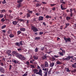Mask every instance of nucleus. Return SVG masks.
Returning a JSON list of instances; mask_svg holds the SVG:
<instances>
[{
	"mask_svg": "<svg viewBox=\"0 0 76 76\" xmlns=\"http://www.w3.org/2000/svg\"><path fill=\"white\" fill-rule=\"evenodd\" d=\"M16 57L21 60H26V58L24 56L20 54H17L16 55Z\"/></svg>",
	"mask_w": 76,
	"mask_h": 76,
	"instance_id": "1",
	"label": "nucleus"
},
{
	"mask_svg": "<svg viewBox=\"0 0 76 76\" xmlns=\"http://www.w3.org/2000/svg\"><path fill=\"white\" fill-rule=\"evenodd\" d=\"M31 30H33V32H36L38 31V30L37 28L34 26H31Z\"/></svg>",
	"mask_w": 76,
	"mask_h": 76,
	"instance_id": "2",
	"label": "nucleus"
},
{
	"mask_svg": "<svg viewBox=\"0 0 76 76\" xmlns=\"http://www.w3.org/2000/svg\"><path fill=\"white\" fill-rule=\"evenodd\" d=\"M23 42V41L21 40L19 42V43L18 42H16L15 43V44L16 46L19 47L20 45H23V43H22Z\"/></svg>",
	"mask_w": 76,
	"mask_h": 76,
	"instance_id": "3",
	"label": "nucleus"
},
{
	"mask_svg": "<svg viewBox=\"0 0 76 76\" xmlns=\"http://www.w3.org/2000/svg\"><path fill=\"white\" fill-rule=\"evenodd\" d=\"M73 56H68L66 58H63L64 60H66L67 61H69L70 59V58H73Z\"/></svg>",
	"mask_w": 76,
	"mask_h": 76,
	"instance_id": "4",
	"label": "nucleus"
},
{
	"mask_svg": "<svg viewBox=\"0 0 76 76\" xmlns=\"http://www.w3.org/2000/svg\"><path fill=\"white\" fill-rule=\"evenodd\" d=\"M64 40L66 42H71V39L70 38H64Z\"/></svg>",
	"mask_w": 76,
	"mask_h": 76,
	"instance_id": "5",
	"label": "nucleus"
},
{
	"mask_svg": "<svg viewBox=\"0 0 76 76\" xmlns=\"http://www.w3.org/2000/svg\"><path fill=\"white\" fill-rule=\"evenodd\" d=\"M0 72H1L2 73H4L5 72L4 69L1 66H0Z\"/></svg>",
	"mask_w": 76,
	"mask_h": 76,
	"instance_id": "6",
	"label": "nucleus"
},
{
	"mask_svg": "<svg viewBox=\"0 0 76 76\" xmlns=\"http://www.w3.org/2000/svg\"><path fill=\"white\" fill-rule=\"evenodd\" d=\"M36 75H39L40 76H42V70H40L38 72H37V73H36Z\"/></svg>",
	"mask_w": 76,
	"mask_h": 76,
	"instance_id": "7",
	"label": "nucleus"
},
{
	"mask_svg": "<svg viewBox=\"0 0 76 76\" xmlns=\"http://www.w3.org/2000/svg\"><path fill=\"white\" fill-rule=\"evenodd\" d=\"M47 57V54H46L43 56L42 57V58L43 59V60H46Z\"/></svg>",
	"mask_w": 76,
	"mask_h": 76,
	"instance_id": "8",
	"label": "nucleus"
},
{
	"mask_svg": "<svg viewBox=\"0 0 76 76\" xmlns=\"http://www.w3.org/2000/svg\"><path fill=\"white\" fill-rule=\"evenodd\" d=\"M44 17L42 16H40L38 18L39 21H41V20H43Z\"/></svg>",
	"mask_w": 76,
	"mask_h": 76,
	"instance_id": "9",
	"label": "nucleus"
},
{
	"mask_svg": "<svg viewBox=\"0 0 76 76\" xmlns=\"http://www.w3.org/2000/svg\"><path fill=\"white\" fill-rule=\"evenodd\" d=\"M11 53V50H6V53L8 55Z\"/></svg>",
	"mask_w": 76,
	"mask_h": 76,
	"instance_id": "10",
	"label": "nucleus"
},
{
	"mask_svg": "<svg viewBox=\"0 0 76 76\" xmlns=\"http://www.w3.org/2000/svg\"><path fill=\"white\" fill-rule=\"evenodd\" d=\"M18 22H19V21H13L12 22V24H13V25H17V23H18Z\"/></svg>",
	"mask_w": 76,
	"mask_h": 76,
	"instance_id": "11",
	"label": "nucleus"
},
{
	"mask_svg": "<svg viewBox=\"0 0 76 76\" xmlns=\"http://www.w3.org/2000/svg\"><path fill=\"white\" fill-rule=\"evenodd\" d=\"M45 65L44 68L45 67H48V64L47 62L45 61Z\"/></svg>",
	"mask_w": 76,
	"mask_h": 76,
	"instance_id": "12",
	"label": "nucleus"
},
{
	"mask_svg": "<svg viewBox=\"0 0 76 76\" xmlns=\"http://www.w3.org/2000/svg\"><path fill=\"white\" fill-rule=\"evenodd\" d=\"M54 62H53L52 63L50 62V64L49 65V66L50 67H53L54 66Z\"/></svg>",
	"mask_w": 76,
	"mask_h": 76,
	"instance_id": "13",
	"label": "nucleus"
},
{
	"mask_svg": "<svg viewBox=\"0 0 76 76\" xmlns=\"http://www.w3.org/2000/svg\"><path fill=\"white\" fill-rule=\"evenodd\" d=\"M19 4H17V7L19 8L20 7H22V3H19Z\"/></svg>",
	"mask_w": 76,
	"mask_h": 76,
	"instance_id": "14",
	"label": "nucleus"
},
{
	"mask_svg": "<svg viewBox=\"0 0 76 76\" xmlns=\"http://www.w3.org/2000/svg\"><path fill=\"white\" fill-rule=\"evenodd\" d=\"M33 72H34V74L35 73H37L38 72V71L37 69H34L33 70Z\"/></svg>",
	"mask_w": 76,
	"mask_h": 76,
	"instance_id": "15",
	"label": "nucleus"
},
{
	"mask_svg": "<svg viewBox=\"0 0 76 76\" xmlns=\"http://www.w3.org/2000/svg\"><path fill=\"white\" fill-rule=\"evenodd\" d=\"M33 58H34V60H38V57L37 56H33Z\"/></svg>",
	"mask_w": 76,
	"mask_h": 76,
	"instance_id": "16",
	"label": "nucleus"
},
{
	"mask_svg": "<svg viewBox=\"0 0 76 76\" xmlns=\"http://www.w3.org/2000/svg\"><path fill=\"white\" fill-rule=\"evenodd\" d=\"M10 38H13L15 37V35L13 34H11L9 35Z\"/></svg>",
	"mask_w": 76,
	"mask_h": 76,
	"instance_id": "17",
	"label": "nucleus"
},
{
	"mask_svg": "<svg viewBox=\"0 0 76 76\" xmlns=\"http://www.w3.org/2000/svg\"><path fill=\"white\" fill-rule=\"evenodd\" d=\"M63 6V4H61V8L62 10H66L67 9V8H64V7H63V6Z\"/></svg>",
	"mask_w": 76,
	"mask_h": 76,
	"instance_id": "18",
	"label": "nucleus"
},
{
	"mask_svg": "<svg viewBox=\"0 0 76 76\" xmlns=\"http://www.w3.org/2000/svg\"><path fill=\"white\" fill-rule=\"evenodd\" d=\"M65 69H66V71L67 72H70V70H69V68L66 67L65 68Z\"/></svg>",
	"mask_w": 76,
	"mask_h": 76,
	"instance_id": "19",
	"label": "nucleus"
},
{
	"mask_svg": "<svg viewBox=\"0 0 76 76\" xmlns=\"http://www.w3.org/2000/svg\"><path fill=\"white\" fill-rule=\"evenodd\" d=\"M20 31H25V28H20Z\"/></svg>",
	"mask_w": 76,
	"mask_h": 76,
	"instance_id": "20",
	"label": "nucleus"
},
{
	"mask_svg": "<svg viewBox=\"0 0 76 76\" xmlns=\"http://www.w3.org/2000/svg\"><path fill=\"white\" fill-rule=\"evenodd\" d=\"M59 54L60 56H63V55H64V53L63 52H59Z\"/></svg>",
	"mask_w": 76,
	"mask_h": 76,
	"instance_id": "21",
	"label": "nucleus"
},
{
	"mask_svg": "<svg viewBox=\"0 0 76 76\" xmlns=\"http://www.w3.org/2000/svg\"><path fill=\"white\" fill-rule=\"evenodd\" d=\"M46 18H47V19H49V18L51 19V16L47 15L46 16Z\"/></svg>",
	"mask_w": 76,
	"mask_h": 76,
	"instance_id": "22",
	"label": "nucleus"
},
{
	"mask_svg": "<svg viewBox=\"0 0 76 76\" xmlns=\"http://www.w3.org/2000/svg\"><path fill=\"white\" fill-rule=\"evenodd\" d=\"M61 62H60V61H58L57 62H56V64H61Z\"/></svg>",
	"mask_w": 76,
	"mask_h": 76,
	"instance_id": "23",
	"label": "nucleus"
},
{
	"mask_svg": "<svg viewBox=\"0 0 76 76\" xmlns=\"http://www.w3.org/2000/svg\"><path fill=\"white\" fill-rule=\"evenodd\" d=\"M41 39V38L39 37H36L35 38V40H37V39L39 40Z\"/></svg>",
	"mask_w": 76,
	"mask_h": 76,
	"instance_id": "24",
	"label": "nucleus"
},
{
	"mask_svg": "<svg viewBox=\"0 0 76 76\" xmlns=\"http://www.w3.org/2000/svg\"><path fill=\"white\" fill-rule=\"evenodd\" d=\"M56 60V58H54V57H53L51 58V60L52 61H55V60Z\"/></svg>",
	"mask_w": 76,
	"mask_h": 76,
	"instance_id": "25",
	"label": "nucleus"
},
{
	"mask_svg": "<svg viewBox=\"0 0 76 76\" xmlns=\"http://www.w3.org/2000/svg\"><path fill=\"white\" fill-rule=\"evenodd\" d=\"M71 18H70V17H68V16L66 17V19L67 20H70V19Z\"/></svg>",
	"mask_w": 76,
	"mask_h": 76,
	"instance_id": "26",
	"label": "nucleus"
},
{
	"mask_svg": "<svg viewBox=\"0 0 76 76\" xmlns=\"http://www.w3.org/2000/svg\"><path fill=\"white\" fill-rule=\"evenodd\" d=\"M23 1V0H19L17 1L18 3H22Z\"/></svg>",
	"mask_w": 76,
	"mask_h": 76,
	"instance_id": "27",
	"label": "nucleus"
},
{
	"mask_svg": "<svg viewBox=\"0 0 76 76\" xmlns=\"http://www.w3.org/2000/svg\"><path fill=\"white\" fill-rule=\"evenodd\" d=\"M12 53L13 54H17V52L15 51H13L12 52Z\"/></svg>",
	"mask_w": 76,
	"mask_h": 76,
	"instance_id": "28",
	"label": "nucleus"
},
{
	"mask_svg": "<svg viewBox=\"0 0 76 76\" xmlns=\"http://www.w3.org/2000/svg\"><path fill=\"white\" fill-rule=\"evenodd\" d=\"M1 13H4V12H6V10H1Z\"/></svg>",
	"mask_w": 76,
	"mask_h": 76,
	"instance_id": "29",
	"label": "nucleus"
},
{
	"mask_svg": "<svg viewBox=\"0 0 76 76\" xmlns=\"http://www.w3.org/2000/svg\"><path fill=\"white\" fill-rule=\"evenodd\" d=\"M12 61L15 64H17V63H18V61H16V60H15L13 61Z\"/></svg>",
	"mask_w": 76,
	"mask_h": 76,
	"instance_id": "30",
	"label": "nucleus"
},
{
	"mask_svg": "<svg viewBox=\"0 0 76 76\" xmlns=\"http://www.w3.org/2000/svg\"><path fill=\"white\" fill-rule=\"evenodd\" d=\"M72 67H74V68H76V65H75L74 64H72Z\"/></svg>",
	"mask_w": 76,
	"mask_h": 76,
	"instance_id": "31",
	"label": "nucleus"
},
{
	"mask_svg": "<svg viewBox=\"0 0 76 76\" xmlns=\"http://www.w3.org/2000/svg\"><path fill=\"white\" fill-rule=\"evenodd\" d=\"M30 17V14L29 13L27 14V18H29Z\"/></svg>",
	"mask_w": 76,
	"mask_h": 76,
	"instance_id": "32",
	"label": "nucleus"
},
{
	"mask_svg": "<svg viewBox=\"0 0 76 76\" xmlns=\"http://www.w3.org/2000/svg\"><path fill=\"white\" fill-rule=\"evenodd\" d=\"M6 25H4L1 27V28L2 29H4V28H6Z\"/></svg>",
	"mask_w": 76,
	"mask_h": 76,
	"instance_id": "33",
	"label": "nucleus"
},
{
	"mask_svg": "<svg viewBox=\"0 0 76 76\" xmlns=\"http://www.w3.org/2000/svg\"><path fill=\"white\" fill-rule=\"evenodd\" d=\"M3 16H4L3 14H0V18H3Z\"/></svg>",
	"mask_w": 76,
	"mask_h": 76,
	"instance_id": "34",
	"label": "nucleus"
},
{
	"mask_svg": "<svg viewBox=\"0 0 76 76\" xmlns=\"http://www.w3.org/2000/svg\"><path fill=\"white\" fill-rule=\"evenodd\" d=\"M6 3V0H4V1H2V4H5Z\"/></svg>",
	"mask_w": 76,
	"mask_h": 76,
	"instance_id": "35",
	"label": "nucleus"
},
{
	"mask_svg": "<svg viewBox=\"0 0 76 76\" xmlns=\"http://www.w3.org/2000/svg\"><path fill=\"white\" fill-rule=\"evenodd\" d=\"M1 66H3L5 65V63L2 62L1 63Z\"/></svg>",
	"mask_w": 76,
	"mask_h": 76,
	"instance_id": "36",
	"label": "nucleus"
},
{
	"mask_svg": "<svg viewBox=\"0 0 76 76\" xmlns=\"http://www.w3.org/2000/svg\"><path fill=\"white\" fill-rule=\"evenodd\" d=\"M56 4H50V6L52 7L54 6H56Z\"/></svg>",
	"mask_w": 76,
	"mask_h": 76,
	"instance_id": "37",
	"label": "nucleus"
},
{
	"mask_svg": "<svg viewBox=\"0 0 76 76\" xmlns=\"http://www.w3.org/2000/svg\"><path fill=\"white\" fill-rule=\"evenodd\" d=\"M30 67L32 69V68H35V66H34L33 65H31Z\"/></svg>",
	"mask_w": 76,
	"mask_h": 76,
	"instance_id": "38",
	"label": "nucleus"
},
{
	"mask_svg": "<svg viewBox=\"0 0 76 76\" xmlns=\"http://www.w3.org/2000/svg\"><path fill=\"white\" fill-rule=\"evenodd\" d=\"M41 6V4L38 3L37 4H36L37 7H38V6Z\"/></svg>",
	"mask_w": 76,
	"mask_h": 76,
	"instance_id": "39",
	"label": "nucleus"
},
{
	"mask_svg": "<svg viewBox=\"0 0 76 76\" xmlns=\"http://www.w3.org/2000/svg\"><path fill=\"white\" fill-rule=\"evenodd\" d=\"M21 32L20 31H18L17 32V33H18V35H19L20 34V33H21Z\"/></svg>",
	"mask_w": 76,
	"mask_h": 76,
	"instance_id": "40",
	"label": "nucleus"
},
{
	"mask_svg": "<svg viewBox=\"0 0 76 76\" xmlns=\"http://www.w3.org/2000/svg\"><path fill=\"white\" fill-rule=\"evenodd\" d=\"M52 10L54 11H56V7H54L52 8Z\"/></svg>",
	"mask_w": 76,
	"mask_h": 76,
	"instance_id": "41",
	"label": "nucleus"
},
{
	"mask_svg": "<svg viewBox=\"0 0 76 76\" xmlns=\"http://www.w3.org/2000/svg\"><path fill=\"white\" fill-rule=\"evenodd\" d=\"M28 13H31V14H32V11L30 10H28Z\"/></svg>",
	"mask_w": 76,
	"mask_h": 76,
	"instance_id": "42",
	"label": "nucleus"
},
{
	"mask_svg": "<svg viewBox=\"0 0 76 76\" xmlns=\"http://www.w3.org/2000/svg\"><path fill=\"white\" fill-rule=\"evenodd\" d=\"M16 20H17V21H19V20H20V18L19 17H17L16 18Z\"/></svg>",
	"mask_w": 76,
	"mask_h": 76,
	"instance_id": "43",
	"label": "nucleus"
},
{
	"mask_svg": "<svg viewBox=\"0 0 76 76\" xmlns=\"http://www.w3.org/2000/svg\"><path fill=\"white\" fill-rule=\"evenodd\" d=\"M1 31L3 33H4V34H5L6 32V31L4 30H2Z\"/></svg>",
	"mask_w": 76,
	"mask_h": 76,
	"instance_id": "44",
	"label": "nucleus"
},
{
	"mask_svg": "<svg viewBox=\"0 0 76 76\" xmlns=\"http://www.w3.org/2000/svg\"><path fill=\"white\" fill-rule=\"evenodd\" d=\"M38 51V48H36L35 49V52H37Z\"/></svg>",
	"mask_w": 76,
	"mask_h": 76,
	"instance_id": "45",
	"label": "nucleus"
},
{
	"mask_svg": "<svg viewBox=\"0 0 76 76\" xmlns=\"http://www.w3.org/2000/svg\"><path fill=\"white\" fill-rule=\"evenodd\" d=\"M42 24L43 25H44V27H46V24H45V23L43 22Z\"/></svg>",
	"mask_w": 76,
	"mask_h": 76,
	"instance_id": "46",
	"label": "nucleus"
},
{
	"mask_svg": "<svg viewBox=\"0 0 76 76\" xmlns=\"http://www.w3.org/2000/svg\"><path fill=\"white\" fill-rule=\"evenodd\" d=\"M1 20L2 22H4V21H5V20H4V18H3L1 19Z\"/></svg>",
	"mask_w": 76,
	"mask_h": 76,
	"instance_id": "47",
	"label": "nucleus"
},
{
	"mask_svg": "<svg viewBox=\"0 0 76 76\" xmlns=\"http://www.w3.org/2000/svg\"><path fill=\"white\" fill-rule=\"evenodd\" d=\"M54 57H55V58H57L58 57H59V56H58V55H55L54 56Z\"/></svg>",
	"mask_w": 76,
	"mask_h": 76,
	"instance_id": "48",
	"label": "nucleus"
},
{
	"mask_svg": "<svg viewBox=\"0 0 76 76\" xmlns=\"http://www.w3.org/2000/svg\"><path fill=\"white\" fill-rule=\"evenodd\" d=\"M19 21H20V22H24V20L23 19H20V20Z\"/></svg>",
	"mask_w": 76,
	"mask_h": 76,
	"instance_id": "49",
	"label": "nucleus"
},
{
	"mask_svg": "<svg viewBox=\"0 0 76 76\" xmlns=\"http://www.w3.org/2000/svg\"><path fill=\"white\" fill-rule=\"evenodd\" d=\"M70 13H72V12H73V10H72V8H71L70 9Z\"/></svg>",
	"mask_w": 76,
	"mask_h": 76,
	"instance_id": "50",
	"label": "nucleus"
},
{
	"mask_svg": "<svg viewBox=\"0 0 76 76\" xmlns=\"http://www.w3.org/2000/svg\"><path fill=\"white\" fill-rule=\"evenodd\" d=\"M29 62H28V61H27L26 62V64H27V65H29Z\"/></svg>",
	"mask_w": 76,
	"mask_h": 76,
	"instance_id": "51",
	"label": "nucleus"
},
{
	"mask_svg": "<svg viewBox=\"0 0 76 76\" xmlns=\"http://www.w3.org/2000/svg\"><path fill=\"white\" fill-rule=\"evenodd\" d=\"M27 75H28V74L25 73L22 76H27Z\"/></svg>",
	"mask_w": 76,
	"mask_h": 76,
	"instance_id": "52",
	"label": "nucleus"
},
{
	"mask_svg": "<svg viewBox=\"0 0 76 76\" xmlns=\"http://www.w3.org/2000/svg\"><path fill=\"white\" fill-rule=\"evenodd\" d=\"M69 25H70V24H69V23H67L65 24L66 26H69Z\"/></svg>",
	"mask_w": 76,
	"mask_h": 76,
	"instance_id": "53",
	"label": "nucleus"
},
{
	"mask_svg": "<svg viewBox=\"0 0 76 76\" xmlns=\"http://www.w3.org/2000/svg\"><path fill=\"white\" fill-rule=\"evenodd\" d=\"M70 16L71 17H72V16H73V13L72 12L70 14Z\"/></svg>",
	"mask_w": 76,
	"mask_h": 76,
	"instance_id": "54",
	"label": "nucleus"
},
{
	"mask_svg": "<svg viewBox=\"0 0 76 76\" xmlns=\"http://www.w3.org/2000/svg\"><path fill=\"white\" fill-rule=\"evenodd\" d=\"M43 4H46L47 3L45 2H42Z\"/></svg>",
	"mask_w": 76,
	"mask_h": 76,
	"instance_id": "55",
	"label": "nucleus"
},
{
	"mask_svg": "<svg viewBox=\"0 0 76 76\" xmlns=\"http://www.w3.org/2000/svg\"><path fill=\"white\" fill-rule=\"evenodd\" d=\"M18 51H21L22 50V49H21L20 48H18Z\"/></svg>",
	"mask_w": 76,
	"mask_h": 76,
	"instance_id": "56",
	"label": "nucleus"
},
{
	"mask_svg": "<svg viewBox=\"0 0 76 76\" xmlns=\"http://www.w3.org/2000/svg\"><path fill=\"white\" fill-rule=\"evenodd\" d=\"M60 29H61V30H62V29H63V26H60Z\"/></svg>",
	"mask_w": 76,
	"mask_h": 76,
	"instance_id": "57",
	"label": "nucleus"
},
{
	"mask_svg": "<svg viewBox=\"0 0 76 76\" xmlns=\"http://www.w3.org/2000/svg\"><path fill=\"white\" fill-rule=\"evenodd\" d=\"M11 69H12V65H10V68H9V70H11Z\"/></svg>",
	"mask_w": 76,
	"mask_h": 76,
	"instance_id": "58",
	"label": "nucleus"
},
{
	"mask_svg": "<svg viewBox=\"0 0 76 76\" xmlns=\"http://www.w3.org/2000/svg\"><path fill=\"white\" fill-rule=\"evenodd\" d=\"M36 15H37V16H39V15H40V14L39 13H36L35 14Z\"/></svg>",
	"mask_w": 76,
	"mask_h": 76,
	"instance_id": "59",
	"label": "nucleus"
},
{
	"mask_svg": "<svg viewBox=\"0 0 76 76\" xmlns=\"http://www.w3.org/2000/svg\"><path fill=\"white\" fill-rule=\"evenodd\" d=\"M48 74V73H47V72H45L44 76H47Z\"/></svg>",
	"mask_w": 76,
	"mask_h": 76,
	"instance_id": "60",
	"label": "nucleus"
},
{
	"mask_svg": "<svg viewBox=\"0 0 76 76\" xmlns=\"http://www.w3.org/2000/svg\"><path fill=\"white\" fill-rule=\"evenodd\" d=\"M39 35H42L43 34V32H40L39 33Z\"/></svg>",
	"mask_w": 76,
	"mask_h": 76,
	"instance_id": "61",
	"label": "nucleus"
},
{
	"mask_svg": "<svg viewBox=\"0 0 76 76\" xmlns=\"http://www.w3.org/2000/svg\"><path fill=\"white\" fill-rule=\"evenodd\" d=\"M43 70H45V71H46L47 70V68H43L42 69Z\"/></svg>",
	"mask_w": 76,
	"mask_h": 76,
	"instance_id": "62",
	"label": "nucleus"
},
{
	"mask_svg": "<svg viewBox=\"0 0 76 76\" xmlns=\"http://www.w3.org/2000/svg\"><path fill=\"white\" fill-rule=\"evenodd\" d=\"M51 73V71H49L48 72V75H50Z\"/></svg>",
	"mask_w": 76,
	"mask_h": 76,
	"instance_id": "63",
	"label": "nucleus"
},
{
	"mask_svg": "<svg viewBox=\"0 0 76 76\" xmlns=\"http://www.w3.org/2000/svg\"><path fill=\"white\" fill-rule=\"evenodd\" d=\"M72 72H74V73H75L76 72V69H75L74 70H72Z\"/></svg>",
	"mask_w": 76,
	"mask_h": 76,
	"instance_id": "64",
	"label": "nucleus"
}]
</instances>
